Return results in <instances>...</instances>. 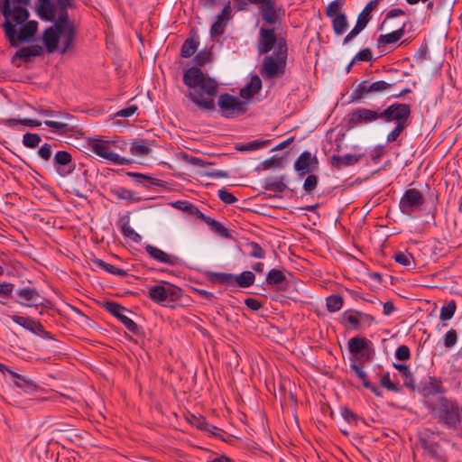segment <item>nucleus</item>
Segmentation results:
<instances>
[{
    "instance_id": "f257e3e1",
    "label": "nucleus",
    "mask_w": 462,
    "mask_h": 462,
    "mask_svg": "<svg viewBox=\"0 0 462 462\" xmlns=\"http://www.w3.org/2000/svg\"><path fill=\"white\" fill-rule=\"evenodd\" d=\"M183 83L188 88L184 92L185 97L204 113L215 111V97L218 93V83L215 79L206 75L199 67H190L183 73Z\"/></svg>"
},
{
    "instance_id": "f03ea898",
    "label": "nucleus",
    "mask_w": 462,
    "mask_h": 462,
    "mask_svg": "<svg viewBox=\"0 0 462 462\" xmlns=\"http://www.w3.org/2000/svg\"><path fill=\"white\" fill-rule=\"evenodd\" d=\"M429 410L438 423L448 429H457L462 420V410L455 399L440 396L429 405Z\"/></svg>"
},
{
    "instance_id": "7ed1b4c3",
    "label": "nucleus",
    "mask_w": 462,
    "mask_h": 462,
    "mask_svg": "<svg viewBox=\"0 0 462 462\" xmlns=\"http://www.w3.org/2000/svg\"><path fill=\"white\" fill-rule=\"evenodd\" d=\"M288 55L287 43L284 39H279L278 46L274 52L263 58L261 75L265 79H273L282 77L285 73Z\"/></svg>"
},
{
    "instance_id": "20e7f679",
    "label": "nucleus",
    "mask_w": 462,
    "mask_h": 462,
    "mask_svg": "<svg viewBox=\"0 0 462 462\" xmlns=\"http://www.w3.org/2000/svg\"><path fill=\"white\" fill-rule=\"evenodd\" d=\"M2 28L10 45L17 47L19 42H28L33 39L38 29V23L27 19L25 22L16 24L11 17H8L5 18Z\"/></svg>"
},
{
    "instance_id": "39448f33",
    "label": "nucleus",
    "mask_w": 462,
    "mask_h": 462,
    "mask_svg": "<svg viewBox=\"0 0 462 462\" xmlns=\"http://www.w3.org/2000/svg\"><path fill=\"white\" fill-rule=\"evenodd\" d=\"M395 82L377 80L370 83L363 80L353 89L349 97V103H360L368 97L370 94H383L389 91Z\"/></svg>"
},
{
    "instance_id": "423d86ee",
    "label": "nucleus",
    "mask_w": 462,
    "mask_h": 462,
    "mask_svg": "<svg viewBox=\"0 0 462 462\" xmlns=\"http://www.w3.org/2000/svg\"><path fill=\"white\" fill-rule=\"evenodd\" d=\"M88 145L93 153L116 165H129L133 162L131 159L120 156L112 149L111 140L90 138Z\"/></svg>"
},
{
    "instance_id": "0eeeda50",
    "label": "nucleus",
    "mask_w": 462,
    "mask_h": 462,
    "mask_svg": "<svg viewBox=\"0 0 462 462\" xmlns=\"http://www.w3.org/2000/svg\"><path fill=\"white\" fill-rule=\"evenodd\" d=\"M181 289L170 282L162 281L159 284L149 288L148 297L155 303L166 306V302L179 300Z\"/></svg>"
},
{
    "instance_id": "6e6552de",
    "label": "nucleus",
    "mask_w": 462,
    "mask_h": 462,
    "mask_svg": "<svg viewBox=\"0 0 462 462\" xmlns=\"http://www.w3.org/2000/svg\"><path fill=\"white\" fill-rule=\"evenodd\" d=\"M31 0H0V13L4 18L11 17L16 24H20L29 19L30 13L27 9Z\"/></svg>"
},
{
    "instance_id": "1a4fd4ad",
    "label": "nucleus",
    "mask_w": 462,
    "mask_h": 462,
    "mask_svg": "<svg viewBox=\"0 0 462 462\" xmlns=\"http://www.w3.org/2000/svg\"><path fill=\"white\" fill-rule=\"evenodd\" d=\"M411 107L406 103H393L385 109H380L381 119L385 123H395L396 125H410Z\"/></svg>"
},
{
    "instance_id": "9d476101",
    "label": "nucleus",
    "mask_w": 462,
    "mask_h": 462,
    "mask_svg": "<svg viewBox=\"0 0 462 462\" xmlns=\"http://www.w3.org/2000/svg\"><path fill=\"white\" fill-rule=\"evenodd\" d=\"M424 203L425 199L421 191L415 188L407 189L399 201V209L403 215L413 217L421 210Z\"/></svg>"
},
{
    "instance_id": "9b49d317",
    "label": "nucleus",
    "mask_w": 462,
    "mask_h": 462,
    "mask_svg": "<svg viewBox=\"0 0 462 462\" xmlns=\"http://www.w3.org/2000/svg\"><path fill=\"white\" fill-rule=\"evenodd\" d=\"M217 106L221 116L225 118H235L246 112V103L228 93L221 94L218 97Z\"/></svg>"
},
{
    "instance_id": "f8f14e48",
    "label": "nucleus",
    "mask_w": 462,
    "mask_h": 462,
    "mask_svg": "<svg viewBox=\"0 0 462 462\" xmlns=\"http://www.w3.org/2000/svg\"><path fill=\"white\" fill-rule=\"evenodd\" d=\"M105 310L120 320L124 326L135 336H144V332L139 325L128 318L125 312L127 310L121 304L115 301H107L104 305Z\"/></svg>"
},
{
    "instance_id": "ddd939ff",
    "label": "nucleus",
    "mask_w": 462,
    "mask_h": 462,
    "mask_svg": "<svg viewBox=\"0 0 462 462\" xmlns=\"http://www.w3.org/2000/svg\"><path fill=\"white\" fill-rule=\"evenodd\" d=\"M60 119H65L66 122H55L53 120H46L43 124L54 129L55 133L65 135L68 137H72L77 134L80 133L79 126L77 124V120L75 116L69 113H64L60 116Z\"/></svg>"
},
{
    "instance_id": "4468645a",
    "label": "nucleus",
    "mask_w": 462,
    "mask_h": 462,
    "mask_svg": "<svg viewBox=\"0 0 462 462\" xmlns=\"http://www.w3.org/2000/svg\"><path fill=\"white\" fill-rule=\"evenodd\" d=\"M15 295L18 299H16L14 301L23 306L47 307L50 303L48 300L40 295L36 289L29 286L15 290Z\"/></svg>"
},
{
    "instance_id": "2eb2a0df",
    "label": "nucleus",
    "mask_w": 462,
    "mask_h": 462,
    "mask_svg": "<svg viewBox=\"0 0 462 462\" xmlns=\"http://www.w3.org/2000/svg\"><path fill=\"white\" fill-rule=\"evenodd\" d=\"M379 119H381L380 109L359 107L348 114L347 125L350 128H354L362 124H372Z\"/></svg>"
},
{
    "instance_id": "dca6fc26",
    "label": "nucleus",
    "mask_w": 462,
    "mask_h": 462,
    "mask_svg": "<svg viewBox=\"0 0 462 462\" xmlns=\"http://www.w3.org/2000/svg\"><path fill=\"white\" fill-rule=\"evenodd\" d=\"M52 165L60 177L69 176L76 168L71 154L67 151H58L53 157Z\"/></svg>"
},
{
    "instance_id": "f3484780",
    "label": "nucleus",
    "mask_w": 462,
    "mask_h": 462,
    "mask_svg": "<svg viewBox=\"0 0 462 462\" xmlns=\"http://www.w3.org/2000/svg\"><path fill=\"white\" fill-rule=\"evenodd\" d=\"M294 169L300 176H305L319 169V160L310 152L305 151L300 153L294 162Z\"/></svg>"
},
{
    "instance_id": "a211bd4d",
    "label": "nucleus",
    "mask_w": 462,
    "mask_h": 462,
    "mask_svg": "<svg viewBox=\"0 0 462 462\" xmlns=\"http://www.w3.org/2000/svg\"><path fill=\"white\" fill-rule=\"evenodd\" d=\"M372 346L369 339L361 337H354L347 342L348 351L351 355L364 356L366 360H370L371 352L374 353Z\"/></svg>"
},
{
    "instance_id": "6ab92c4d",
    "label": "nucleus",
    "mask_w": 462,
    "mask_h": 462,
    "mask_svg": "<svg viewBox=\"0 0 462 462\" xmlns=\"http://www.w3.org/2000/svg\"><path fill=\"white\" fill-rule=\"evenodd\" d=\"M279 40L273 28H261L257 41V51L260 54L270 52Z\"/></svg>"
},
{
    "instance_id": "aec40b11",
    "label": "nucleus",
    "mask_w": 462,
    "mask_h": 462,
    "mask_svg": "<svg viewBox=\"0 0 462 462\" xmlns=\"http://www.w3.org/2000/svg\"><path fill=\"white\" fill-rule=\"evenodd\" d=\"M144 249L145 252L158 263H165L171 267L180 263V259L176 255L167 254L166 252L154 245H146Z\"/></svg>"
},
{
    "instance_id": "412c9836",
    "label": "nucleus",
    "mask_w": 462,
    "mask_h": 462,
    "mask_svg": "<svg viewBox=\"0 0 462 462\" xmlns=\"http://www.w3.org/2000/svg\"><path fill=\"white\" fill-rule=\"evenodd\" d=\"M61 33L62 31L54 26H50L43 32L42 41L49 53H53L58 50Z\"/></svg>"
},
{
    "instance_id": "4be33fe9",
    "label": "nucleus",
    "mask_w": 462,
    "mask_h": 462,
    "mask_svg": "<svg viewBox=\"0 0 462 462\" xmlns=\"http://www.w3.org/2000/svg\"><path fill=\"white\" fill-rule=\"evenodd\" d=\"M126 175L133 179V180L146 189H152L153 187H164L165 182L162 180L153 178L149 175H145L139 172L127 171Z\"/></svg>"
},
{
    "instance_id": "5701e85b",
    "label": "nucleus",
    "mask_w": 462,
    "mask_h": 462,
    "mask_svg": "<svg viewBox=\"0 0 462 462\" xmlns=\"http://www.w3.org/2000/svg\"><path fill=\"white\" fill-rule=\"evenodd\" d=\"M36 12L41 20L45 22L54 21L55 5L52 0H37Z\"/></svg>"
},
{
    "instance_id": "b1692460",
    "label": "nucleus",
    "mask_w": 462,
    "mask_h": 462,
    "mask_svg": "<svg viewBox=\"0 0 462 462\" xmlns=\"http://www.w3.org/2000/svg\"><path fill=\"white\" fill-rule=\"evenodd\" d=\"M362 154L352 153H346L344 155H333L330 157V164L337 170H341L342 168L355 165L362 159Z\"/></svg>"
},
{
    "instance_id": "393cba45",
    "label": "nucleus",
    "mask_w": 462,
    "mask_h": 462,
    "mask_svg": "<svg viewBox=\"0 0 462 462\" xmlns=\"http://www.w3.org/2000/svg\"><path fill=\"white\" fill-rule=\"evenodd\" d=\"M42 53L43 48L38 44L23 47L19 49L12 57V63H14L17 59L26 61L32 57L41 56Z\"/></svg>"
},
{
    "instance_id": "a878e982",
    "label": "nucleus",
    "mask_w": 462,
    "mask_h": 462,
    "mask_svg": "<svg viewBox=\"0 0 462 462\" xmlns=\"http://www.w3.org/2000/svg\"><path fill=\"white\" fill-rule=\"evenodd\" d=\"M406 23L390 33L381 34L377 40V47L381 48L388 44L397 42L405 33Z\"/></svg>"
},
{
    "instance_id": "bb28decb",
    "label": "nucleus",
    "mask_w": 462,
    "mask_h": 462,
    "mask_svg": "<svg viewBox=\"0 0 462 462\" xmlns=\"http://www.w3.org/2000/svg\"><path fill=\"white\" fill-rule=\"evenodd\" d=\"M261 88V79L257 75L253 76L249 83H247L243 88H241L240 96L245 99H249L253 97L255 94H257Z\"/></svg>"
},
{
    "instance_id": "cd10ccee",
    "label": "nucleus",
    "mask_w": 462,
    "mask_h": 462,
    "mask_svg": "<svg viewBox=\"0 0 462 462\" xmlns=\"http://www.w3.org/2000/svg\"><path fill=\"white\" fill-rule=\"evenodd\" d=\"M205 274L211 283L233 287V273L208 271Z\"/></svg>"
},
{
    "instance_id": "c85d7f7f",
    "label": "nucleus",
    "mask_w": 462,
    "mask_h": 462,
    "mask_svg": "<svg viewBox=\"0 0 462 462\" xmlns=\"http://www.w3.org/2000/svg\"><path fill=\"white\" fill-rule=\"evenodd\" d=\"M11 378L14 385L27 393L36 391V384L33 381L17 373H11Z\"/></svg>"
},
{
    "instance_id": "c756f323",
    "label": "nucleus",
    "mask_w": 462,
    "mask_h": 462,
    "mask_svg": "<svg viewBox=\"0 0 462 462\" xmlns=\"http://www.w3.org/2000/svg\"><path fill=\"white\" fill-rule=\"evenodd\" d=\"M265 281L268 285L282 290L283 289L282 285L286 282V275L283 271L271 269L266 274Z\"/></svg>"
},
{
    "instance_id": "7c9ffc66",
    "label": "nucleus",
    "mask_w": 462,
    "mask_h": 462,
    "mask_svg": "<svg viewBox=\"0 0 462 462\" xmlns=\"http://www.w3.org/2000/svg\"><path fill=\"white\" fill-rule=\"evenodd\" d=\"M285 176L282 175L278 178L269 177L264 180L263 189L273 192H283L287 189L285 183Z\"/></svg>"
},
{
    "instance_id": "2f4dec72",
    "label": "nucleus",
    "mask_w": 462,
    "mask_h": 462,
    "mask_svg": "<svg viewBox=\"0 0 462 462\" xmlns=\"http://www.w3.org/2000/svg\"><path fill=\"white\" fill-rule=\"evenodd\" d=\"M422 392L425 396L443 393L445 392L442 382L435 376H430L429 381L422 386Z\"/></svg>"
},
{
    "instance_id": "473e14b6",
    "label": "nucleus",
    "mask_w": 462,
    "mask_h": 462,
    "mask_svg": "<svg viewBox=\"0 0 462 462\" xmlns=\"http://www.w3.org/2000/svg\"><path fill=\"white\" fill-rule=\"evenodd\" d=\"M130 152L134 156L148 155L151 152V142L143 139H135L132 142Z\"/></svg>"
},
{
    "instance_id": "72a5a7b5",
    "label": "nucleus",
    "mask_w": 462,
    "mask_h": 462,
    "mask_svg": "<svg viewBox=\"0 0 462 462\" xmlns=\"http://www.w3.org/2000/svg\"><path fill=\"white\" fill-rule=\"evenodd\" d=\"M200 219L203 220L210 227V229L218 236L225 238L230 237V234L227 228H226L220 222L206 216L205 214H200Z\"/></svg>"
},
{
    "instance_id": "f704fd0d",
    "label": "nucleus",
    "mask_w": 462,
    "mask_h": 462,
    "mask_svg": "<svg viewBox=\"0 0 462 462\" xmlns=\"http://www.w3.org/2000/svg\"><path fill=\"white\" fill-rule=\"evenodd\" d=\"M77 31L75 26L62 30L60 38L62 39L63 47L60 50V54H65L73 46Z\"/></svg>"
},
{
    "instance_id": "c9c22d12",
    "label": "nucleus",
    "mask_w": 462,
    "mask_h": 462,
    "mask_svg": "<svg viewBox=\"0 0 462 462\" xmlns=\"http://www.w3.org/2000/svg\"><path fill=\"white\" fill-rule=\"evenodd\" d=\"M233 286L237 285L241 288H248L254 284L255 275L251 271H245L239 275L233 274Z\"/></svg>"
},
{
    "instance_id": "e433bc0d",
    "label": "nucleus",
    "mask_w": 462,
    "mask_h": 462,
    "mask_svg": "<svg viewBox=\"0 0 462 462\" xmlns=\"http://www.w3.org/2000/svg\"><path fill=\"white\" fill-rule=\"evenodd\" d=\"M92 262L95 265L103 269L104 271H106L108 273L114 274L118 277L128 276L127 271L121 269V268H117V267L114 266L113 264H110L101 259L95 258L94 260H92Z\"/></svg>"
},
{
    "instance_id": "4c0bfd02",
    "label": "nucleus",
    "mask_w": 462,
    "mask_h": 462,
    "mask_svg": "<svg viewBox=\"0 0 462 462\" xmlns=\"http://www.w3.org/2000/svg\"><path fill=\"white\" fill-rule=\"evenodd\" d=\"M348 27L346 15L344 13H338L332 18V28L336 35H342Z\"/></svg>"
},
{
    "instance_id": "58836bf2",
    "label": "nucleus",
    "mask_w": 462,
    "mask_h": 462,
    "mask_svg": "<svg viewBox=\"0 0 462 462\" xmlns=\"http://www.w3.org/2000/svg\"><path fill=\"white\" fill-rule=\"evenodd\" d=\"M359 311L356 310H347L343 313L342 324L349 326L352 329H360V324L358 319Z\"/></svg>"
},
{
    "instance_id": "ea45409f",
    "label": "nucleus",
    "mask_w": 462,
    "mask_h": 462,
    "mask_svg": "<svg viewBox=\"0 0 462 462\" xmlns=\"http://www.w3.org/2000/svg\"><path fill=\"white\" fill-rule=\"evenodd\" d=\"M381 0H370L363 11L357 16V22L366 27L372 18L371 13L377 7Z\"/></svg>"
},
{
    "instance_id": "a19ab883",
    "label": "nucleus",
    "mask_w": 462,
    "mask_h": 462,
    "mask_svg": "<svg viewBox=\"0 0 462 462\" xmlns=\"http://www.w3.org/2000/svg\"><path fill=\"white\" fill-rule=\"evenodd\" d=\"M393 258L397 263L406 267L408 270L413 269L415 267L414 259L411 254L408 252H396Z\"/></svg>"
},
{
    "instance_id": "79ce46f5",
    "label": "nucleus",
    "mask_w": 462,
    "mask_h": 462,
    "mask_svg": "<svg viewBox=\"0 0 462 462\" xmlns=\"http://www.w3.org/2000/svg\"><path fill=\"white\" fill-rule=\"evenodd\" d=\"M121 232L124 236L130 238L134 243H139L142 240V236L131 227L129 218L121 220Z\"/></svg>"
},
{
    "instance_id": "37998d69",
    "label": "nucleus",
    "mask_w": 462,
    "mask_h": 462,
    "mask_svg": "<svg viewBox=\"0 0 462 462\" xmlns=\"http://www.w3.org/2000/svg\"><path fill=\"white\" fill-rule=\"evenodd\" d=\"M270 140H254L246 143L236 144V149L240 152H251L264 148Z\"/></svg>"
},
{
    "instance_id": "c03bdc74",
    "label": "nucleus",
    "mask_w": 462,
    "mask_h": 462,
    "mask_svg": "<svg viewBox=\"0 0 462 462\" xmlns=\"http://www.w3.org/2000/svg\"><path fill=\"white\" fill-rule=\"evenodd\" d=\"M244 246L250 257L257 259H263L265 257V252L258 243L248 241L245 243Z\"/></svg>"
},
{
    "instance_id": "a18cd8bd",
    "label": "nucleus",
    "mask_w": 462,
    "mask_h": 462,
    "mask_svg": "<svg viewBox=\"0 0 462 462\" xmlns=\"http://www.w3.org/2000/svg\"><path fill=\"white\" fill-rule=\"evenodd\" d=\"M344 305V299L339 294H332L326 299L328 311L336 312L340 310Z\"/></svg>"
},
{
    "instance_id": "49530a36",
    "label": "nucleus",
    "mask_w": 462,
    "mask_h": 462,
    "mask_svg": "<svg viewBox=\"0 0 462 462\" xmlns=\"http://www.w3.org/2000/svg\"><path fill=\"white\" fill-rule=\"evenodd\" d=\"M4 125L9 127H15L18 125H23L29 127H38L42 125V122L35 119H14V118H8L4 121Z\"/></svg>"
},
{
    "instance_id": "de8ad7c7",
    "label": "nucleus",
    "mask_w": 462,
    "mask_h": 462,
    "mask_svg": "<svg viewBox=\"0 0 462 462\" xmlns=\"http://www.w3.org/2000/svg\"><path fill=\"white\" fill-rule=\"evenodd\" d=\"M199 42L196 39L188 38L183 42L180 49V55L183 58H190L197 51Z\"/></svg>"
},
{
    "instance_id": "09e8293b",
    "label": "nucleus",
    "mask_w": 462,
    "mask_h": 462,
    "mask_svg": "<svg viewBox=\"0 0 462 462\" xmlns=\"http://www.w3.org/2000/svg\"><path fill=\"white\" fill-rule=\"evenodd\" d=\"M52 26L61 31L69 27H74V24L69 19L68 10H60L58 18L54 20V24Z\"/></svg>"
},
{
    "instance_id": "8fccbe9b",
    "label": "nucleus",
    "mask_w": 462,
    "mask_h": 462,
    "mask_svg": "<svg viewBox=\"0 0 462 462\" xmlns=\"http://www.w3.org/2000/svg\"><path fill=\"white\" fill-rule=\"evenodd\" d=\"M173 206L179 209H181L192 216H196L200 219V214H203L197 206L188 201H176Z\"/></svg>"
},
{
    "instance_id": "3c124183",
    "label": "nucleus",
    "mask_w": 462,
    "mask_h": 462,
    "mask_svg": "<svg viewBox=\"0 0 462 462\" xmlns=\"http://www.w3.org/2000/svg\"><path fill=\"white\" fill-rule=\"evenodd\" d=\"M110 193L116 197L118 199L126 200V201H133L135 200L136 198L134 194V192L130 189H127L123 187H118L112 189L110 190Z\"/></svg>"
},
{
    "instance_id": "603ef678",
    "label": "nucleus",
    "mask_w": 462,
    "mask_h": 462,
    "mask_svg": "<svg viewBox=\"0 0 462 462\" xmlns=\"http://www.w3.org/2000/svg\"><path fill=\"white\" fill-rule=\"evenodd\" d=\"M350 369L355 372L357 378L362 382V384L365 388L370 386L371 382L368 379V375L364 370L363 366L357 365L356 361L350 365Z\"/></svg>"
},
{
    "instance_id": "864d4df0",
    "label": "nucleus",
    "mask_w": 462,
    "mask_h": 462,
    "mask_svg": "<svg viewBox=\"0 0 462 462\" xmlns=\"http://www.w3.org/2000/svg\"><path fill=\"white\" fill-rule=\"evenodd\" d=\"M457 310V304L455 300H450L448 304L444 305L440 309L439 318L441 320H449L453 318Z\"/></svg>"
},
{
    "instance_id": "5fc2aeb1",
    "label": "nucleus",
    "mask_w": 462,
    "mask_h": 462,
    "mask_svg": "<svg viewBox=\"0 0 462 462\" xmlns=\"http://www.w3.org/2000/svg\"><path fill=\"white\" fill-rule=\"evenodd\" d=\"M42 141L38 134L26 133L23 136V144L27 148H36Z\"/></svg>"
},
{
    "instance_id": "6e6d98bb",
    "label": "nucleus",
    "mask_w": 462,
    "mask_h": 462,
    "mask_svg": "<svg viewBox=\"0 0 462 462\" xmlns=\"http://www.w3.org/2000/svg\"><path fill=\"white\" fill-rule=\"evenodd\" d=\"M227 22L224 19H219L218 16H217L216 21L211 25L210 28V33L212 36H220L225 32Z\"/></svg>"
},
{
    "instance_id": "4d7b16f0",
    "label": "nucleus",
    "mask_w": 462,
    "mask_h": 462,
    "mask_svg": "<svg viewBox=\"0 0 462 462\" xmlns=\"http://www.w3.org/2000/svg\"><path fill=\"white\" fill-rule=\"evenodd\" d=\"M318 186V177L314 174H309L304 180L303 189L308 195H311Z\"/></svg>"
},
{
    "instance_id": "13d9d810",
    "label": "nucleus",
    "mask_w": 462,
    "mask_h": 462,
    "mask_svg": "<svg viewBox=\"0 0 462 462\" xmlns=\"http://www.w3.org/2000/svg\"><path fill=\"white\" fill-rule=\"evenodd\" d=\"M343 5L344 0H334L330 2L326 7V15L328 17L333 18L337 14V13L342 8Z\"/></svg>"
},
{
    "instance_id": "bf43d9fd",
    "label": "nucleus",
    "mask_w": 462,
    "mask_h": 462,
    "mask_svg": "<svg viewBox=\"0 0 462 462\" xmlns=\"http://www.w3.org/2000/svg\"><path fill=\"white\" fill-rule=\"evenodd\" d=\"M180 158L187 163L191 164L193 166L204 167L208 165V162H204L202 159L191 156L186 152L180 153Z\"/></svg>"
},
{
    "instance_id": "052dcab7",
    "label": "nucleus",
    "mask_w": 462,
    "mask_h": 462,
    "mask_svg": "<svg viewBox=\"0 0 462 462\" xmlns=\"http://www.w3.org/2000/svg\"><path fill=\"white\" fill-rule=\"evenodd\" d=\"M380 384L382 387L389 390V391H392L393 393H399L400 392V387L397 386L395 383H393L392 381H391V378H390V374L389 373H386L384 374L381 380H380Z\"/></svg>"
},
{
    "instance_id": "680f3d73",
    "label": "nucleus",
    "mask_w": 462,
    "mask_h": 462,
    "mask_svg": "<svg viewBox=\"0 0 462 462\" xmlns=\"http://www.w3.org/2000/svg\"><path fill=\"white\" fill-rule=\"evenodd\" d=\"M14 284L11 282H0V297L5 299L13 298Z\"/></svg>"
},
{
    "instance_id": "e2e57ef3",
    "label": "nucleus",
    "mask_w": 462,
    "mask_h": 462,
    "mask_svg": "<svg viewBox=\"0 0 462 462\" xmlns=\"http://www.w3.org/2000/svg\"><path fill=\"white\" fill-rule=\"evenodd\" d=\"M444 345L448 348L453 347L457 341V334L455 329H449L443 337Z\"/></svg>"
},
{
    "instance_id": "0e129e2a",
    "label": "nucleus",
    "mask_w": 462,
    "mask_h": 462,
    "mask_svg": "<svg viewBox=\"0 0 462 462\" xmlns=\"http://www.w3.org/2000/svg\"><path fill=\"white\" fill-rule=\"evenodd\" d=\"M394 356L399 361H407L411 358L410 348L406 345H401L395 350Z\"/></svg>"
},
{
    "instance_id": "69168bd1",
    "label": "nucleus",
    "mask_w": 462,
    "mask_h": 462,
    "mask_svg": "<svg viewBox=\"0 0 462 462\" xmlns=\"http://www.w3.org/2000/svg\"><path fill=\"white\" fill-rule=\"evenodd\" d=\"M358 319L360 329L371 327L375 321L374 316L361 311H359Z\"/></svg>"
},
{
    "instance_id": "338daca9",
    "label": "nucleus",
    "mask_w": 462,
    "mask_h": 462,
    "mask_svg": "<svg viewBox=\"0 0 462 462\" xmlns=\"http://www.w3.org/2000/svg\"><path fill=\"white\" fill-rule=\"evenodd\" d=\"M218 198L225 204H234L237 201V199L225 188L218 190Z\"/></svg>"
},
{
    "instance_id": "774afa93",
    "label": "nucleus",
    "mask_w": 462,
    "mask_h": 462,
    "mask_svg": "<svg viewBox=\"0 0 462 462\" xmlns=\"http://www.w3.org/2000/svg\"><path fill=\"white\" fill-rule=\"evenodd\" d=\"M365 26L361 24L356 21L355 27L346 34V36L343 40V44H346L354 40L364 29Z\"/></svg>"
}]
</instances>
